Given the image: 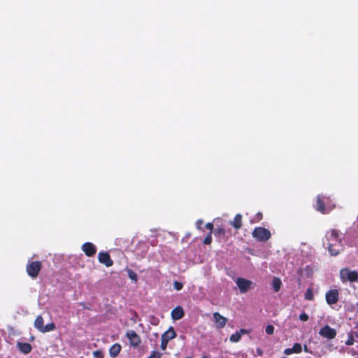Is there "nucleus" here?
I'll list each match as a JSON object with an SVG mask.
<instances>
[{"label": "nucleus", "mask_w": 358, "mask_h": 358, "mask_svg": "<svg viewBox=\"0 0 358 358\" xmlns=\"http://www.w3.org/2000/svg\"><path fill=\"white\" fill-rule=\"evenodd\" d=\"M342 234L337 229L328 231L323 240V245L331 256H337L344 250Z\"/></svg>", "instance_id": "f257e3e1"}, {"label": "nucleus", "mask_w": 358, "mask_h": 358, "mask_svg": "<svg viewBox=\"0 0 358 358\" xmlns=\"http://www.w3.org/2000/svg\"><path fill=\"white\" fill-rule=\"evenodd\" d=\"M252 235L253 238L259 242H266L271 236L270 231L262 227H255L252 233Z\"/></svg>", "instance_id": "f03ea898"}, {"label": "nucleus", "mask_w": 358, "mask_h": 358, "mask_svg": "<svg viewBox=\"0 0 358 358\" xmlns=\"http://www.w3.org/2000/svg\"><path fill=\"white\" fill-rule=\"evenodd\" d=\"M340 278L343 282L347 281L350 282H357L358 281V272L344 268L340 271Z\"/></svg>", "instance_id": "7ed1b4c3"}, {"label": "nucleus", "mask_w": 358, "mask_h": 358, "mask_svg": "<svg viewBox=\"0 0 358 358\" xmlns=\"http://www.w3.org/2000/svg\"><path fill=\"white\" fill-rule=\"evenodd\" d=\"M44 320L41 315H38L34 321V327L42 333L52 331L55 329V324L50 322L46 325H43Z\"/></svg>", "instance_id": "20e7f679"}, {"label": "nucleus", "mask_w": 358, "mask_h": 358, "mask_svg": "<svg viewBox=\"0 0 358 358\" xmlns=\"http://www.w3.org/2000/svg\"><path fill=\"white\" fill-rule=\"evenodd\" d=\"M177 336L176 331L173 327H170L167 331H166L161 338L160 348L162 350H165L167 348L168 343L170 340L175 338Z\"/></svg>", "instance_id": "39448f33"}, {"label": "nucleus", "mask_w": 358, "mask_h": 358, "mask_svg": "<svg viewBox=\"0 0 358 358\" xmlns=\"http://www.w3.org/2000/svg\"><path fill=\"white\" fill-rule=\"evenodd\" d=\"M42 268V264L39 261H34L29 263L26 266V271L31 278H36Z\"/></svg>", "instance_id": "423d86ee"}, {"label": "nucleus", "mask_w": 358, "mask_h": 358, "mask_svg": "<svg viewBox=\"0 0 358 358\" xmlns=\"http://www.w3.org/2000/svg\"><path fill=\"white\" fill-rule=\"evenodd\" d=\"M331 201L330 196H326L324 195H318L317 197V201L315 205V209L322 214L329 213V210H326V203H330Z\"/></svg>", "instance_id": "0eeeda50"}, {"label": "nucleus", "mask_w": 358, "mask_h": 358, "mask_svg": "<svg viewBox=\"0 0 358 358\" xmlns=\"http://www.w3.org/2000/svg\"><path fill=\"white\" fill-rule=\"evenodd\" d=\"M325 299L327 304L331 306L336 304L339 300V292L336 289H331L327 292Z\"/></svg>", "instance_id": "6e6552de"}, {"label": "nucleus", "mask_w": 358, "mask_h": 358, "mask_svg": "<svg viewBox=\"0 0 358 358\" xmlns=\"http://www.w3.org/2000/svg\"><path fill=\"white\" fill-rule=\"evenodd\" d=\"M319 334L323 338L331 340L336 336L337 332L335 329H333L328 324H326L324 327L320 329L319 331Z\"/></svg>", "instance_id": "1a4fd4ad"}, {"label": "nucleus", "mask_w": 358, "mask_h": 358, "mask_svg": "<svg viewBox=\"0 0 358 358\" xmlns=\"http://www.w3.org/2000/svg\"><path fill=\"white\" fill-rule=\"evenodd\" d=\"M236 282L241 293H246L252 288V282L248 279L238 278Z\"/></svg>", "instance_id": "9d476101"}, {"label": "nucleus", "mask_w": 358, "mask_h": 358, "mask_svg": "<svg viewBox=\"0 0 358 358\" xmlns=\"http://www.w3.org/2000/svg\"><path fill=\"white\" fill-rule=\"evenodd\" d=\"M126 336L131 346L136 348L140 345L141 342V338L134 330L128 331L126 333Z\"/></svg>", "instance_id": "9b49d317"}, {"label": "nucleus", "mask_w": 358, "mask_h": 358, "mask_svg": "<svg viewBox=\"0 0 358 358\" xmlns=\"http://www.w3.org/2000/svg\"><path fill=\"white\" fill-rule=\"evenodd\" d=\"M98 259L101 264H104L106 267H110L113 265V261L112 260L110 255L107 252H101L98 255Z\"/></svg>", "instance_id": "f8f14e48"}, {"label": "nucleus", "mask_w": 358, "mask_h": 358, "mask_svg": "<svg viewBox=\"0 0 358 358\" xmlns=\"http://www.w3.org/2000/svg\"><path fill=\"white\" fill-rule=\"evenodd\" d=\"M82 250L84 252L86 256L91 257L96 254V248L93 243L90 242H86L82 245Z\"/></svg>", "instance_id": "ddd939ff"}, {"label": "nucleus", "mask_w": 358, "mask_h": 358, "mask_svg": "<svg viewBox=\"0 0 358 358\" xmlns=\"http://www.w3.org/2000/svg\"><path fill=\"white\" fill-rule=\"evenodd\" d=\"M171 315L173 320H180L185 315L184 310L181 306H176L172 310Z\"/></svg>", "instance_id": "4468645a"}, {"label": "nucleus", "mask_w": 358, "mask_h": 358, "mask_svg": "<svg viewBox=\"0 0 358 358\" xmlns=\"http://www.w3.org/2000/svg\"><path fill=\"white\" fill-rule=\"evenodd\" d=\"M250 331L245 329H241L238 331L233 334L230 336V341L232 343H238L241 339V336L244 334H249Z\"/></svg>", "instance_id": "2eb2a0df"}, {"label": "nucleus", "mask_w": 358, "mask_h": 358, "mask_svg": "<svg viewBox=\"0 0 358 358\" xmlns=\"http://www.w3.org/2000/svg\"><path fill=\"white\" fill-rule=\"evenodd\" d=\"M213 317L217 324V327L223 328L225 327L227 322V319L225 317H223L219 313H215L213 314Z\"/></svg>", "instance_id": "dca6fc26"}, {"label": "nucleus", "mask_w": 358, "mask_h": 358, "mask_svg": "<svg viewBox=\"0 0 358 358\" xmlns=\"http://www.w3.org/2000/svg\"><path fill=\"white\" fill-rule=\"evenodd\" d=\"M17 346L18 350L24 354H28L31 352L32 350L31 345L28 343L18 342Z\"/></svg>", "instance_id": "f3484780"}, {"label": "nucleus", "mask_w": 358, "mask_h": 358, "mask_svg": "<svg viewBox=\"0 0 358 358\" xmlns=\"http://www.w3.org/2000/svg\"><path fill=\"white\" fill-rule=\"evenodd\" d=\"M122 346L120 343L113 344L109 349V355L111 357L115 358L120 352Z\"/></svg>", "instance_id": "a211bd4d"}, {"label": "nucleus", "mask_w": 358, "mask_h": 358, "mask_svg": "<svg viewBox=\"0 0 358 358\" xmlns=\"http://www.w3.org/2000/svg\"><path fill=\"white\" fill-rule=\"evenodd\" d=\"M231 225H232L236 229H239L242 227V215L241 214H237L234 218V220L231 222Z\"/></svg>", "instance_id": "6ab92c4d"}, {"label": "nucleus", "mask_w": 358, "mask_h": 358, "mask_svg": "<svg viewBox=\"0 0 358 358\" xmlns=\"http://www.w3.org/2000/svg\"><path fill=\"white\" fill-rule=\"evenodd\" d=\"M281 285V280L278 277H274L272 280V286L275 292H278L280 289Z\"/></svg>", "instance_id": "aec40b11"}, {"label": "nucleus", "mask_w": 358, "mask_h": 358, "mask_svg": "<svg viewBox=\"0 0 358 358\" xmlns=\"http://www.w3.org/2000/svg\"><path fill=\"white\" fill-rule=\"evenodd\" d=\"M304 298L308 301H313L314 299V294L312 289L308 288L306 289V293L304 294Z\"/></svg>", "instance_id": "412c9836"}, {"label": "nucleus", "mask_w": 358, "mask_h": 358, "mask_svg": "<svg viewBox=\"0 0 358 358\" xmlns=\"http://www.w3.org/2000/svg\"><path fill=\"white\" fill-rule=\"evenodd\" d=\"M292 350H293L294 353H296V354L301 353L302 351L301 345L299 343H294V345L292 346Z\"/></svg>", "instance_id": "4be33fe9"}, {"label": "nucleus", "mask_w": 358, "mask_h": 358, "mask_svg": "<svg viewBox=\"0 0 358 358\" xmlns=\"http://www.w3.org/2000/svg\"><path fill=\"white\" fill-rule=\"evenodd\" d=\"M127 272H128L129 278L131 280H134V282H137V280H138L137 274L135 272H134L131 269H129Z\"/></svg>", "instance_id": "5701e85b"}, {"label": "nucleus", "mask_w": 358, "mask_h": 358, "mask_svg": "<svg viewBox=\"0 0 358 358\" xmlns=\"http://www.w3.org/2000/svg\"><path fill=\"white\" fill-rule=\"evenodd\" d=\"M275 328L271 324H268L266 327L265 331L268 335H272L274 333Z\"/></svg>", "instance_id": "b1692460"}, {"label": "nucleus", "mask_w": 358, "mask_h": 358, "mask_svg": "<svg viewBox=\"0 0 358 358\" xmlns=\"http://www.w3.org/2000/svg\"><path fill=\"white\" fill-rule=\"evenodd\" d=\"M354 342H355L354 337H353L352 334L350 333L348 334V338L347 341H345V345H352L354 344Z\"/></svg>", "instance_id": "393cba45"}, {"label": "nucleus", "mask_w": 358, "mask_h": 358, "mask_svg": "<svg viewBox=\"0 0 358 358\" xmlns=\"http://www.w3.org/2000/svg\"><path fill=\"white\" fill-rule=\"evenodd\" d=\"M203 243L206 245H209L212 243V236L211 232L207 234V236L205 237Z\"/></svg>", "instance_id": "a878e982"}, {"label": "nucleus", "mask_w": 358, "mask_h": 358, "mask_svg": "<svg viewBox=\"0 0 358 358\" xmlns=\"http://www.w3.org/2000/svg\"><path fill=\"white\" fill-rule=\"evenodd\" d=\"M92 355L94 358H103V353L101 350H95Z\"/></svg>", "instance_id": "bb28decb"}, {"label": "nucleus", "mask_w": 358, "mask_h": 358, "mask_svg": "<svg viewBox=\"0 0 358 358\" xmlns=\"http://www.w3.org/2000/svg\"><path fill=\"white\" fill-rule=\"evenodd\" d=\"M173 287H174L175 289L179 291V290H181L182 289L183 285L180 282L175 281L173 282Z\"/></svg>", "instance_id": "cd10ccee"}, {"label": "nucleus", "mask_w": 358, "mask_h": 358, "mask_svg": "<svg viewBox=\"0 0 358 358\" xmlns=\"http://www.w3.org/2000/svg\"><path fill=\"white\" fill-rule=\"evenodd\" d=\"M162 354L157 351H152L151 355L148 358H161Z\"/></svg>", "instance_id": "c85d7f7f"}, {"label": "nucleus", "mask_w": 358, "mask_h": 358, "mask_svg": "<svg viewBox=\"0 0 358 358\" xmlns=\"http://www.w3.org/2000/svg\"><path fill=\"white\" fill-rule=\"evenodd\" d=\"M309 319V316L307 313H302L300 314L299 315V320L303 321V322H306V321H308Z\"/></svg>", "instance_id": "c756f323"}, {"label": "nucleus", "mask_w": 358, "mask_h": 358, "mask_svg": "<svg viewBox=\"0 0 358 358\" xmlns=\"http://www.w3.org/2000/svg\"><path fill=\"white\" fill-rule=\"evenodd\" d=\"M215 234L224 236L225 235V229L222 227L217 228L215 230Z\"/></svg>", "instance_id": "7c9ffc66"}, {"label": "nucleus", "mask_w": 358, "mask_h": 358, "mask_svg": "<svg viewBox=\"0 0 358 358\" xmlns=\"http://www.w3.org/2000/svg\"><path fill=\"white\" fill-rule=\"evenodd\" d=\"M293 350H292V348H286L284 350V354L286 355H290L292 354H293Z\"/></svg>", "instance_id": "2f4dec72"}, {"label": "nucleus", "mask_w": 358, "mask_h": 358, "mask_svg": "<svg viewBox=\"0 0 358 358\" xmlns=\"http://www.w3.org/2000/svg\"><path fill=\"white\" fill-rule=\"evenodd\" d=\"M206 227L210 231V232L212 233V231L213 230V224L208 222L206 224Z\"/></svg>", "instance_id": "473e14b6"}, {"label": "nucleus", "mask_w": 358, "mask_h": 358, "mask_svg": "<svg viewBox=\"0 0 358 358\" xmlns=\"http://www.w3.org/2000/svg\"><path fill=\"white\" fill-rule=\"evenodd\" d=\"M203 224V220H198L196 222V227L197 229H201V224Z\"/></svg>", "instance_id": "72a5a7b5"}, {"label": "nucleus", "mask_w": 358, "mask_h": 358, "mask_svg": "<svg viewBox=\"0 0 358 358\" xmlns=\"http://www.w3.org/2000/svg\"><path fill=\"white\" fill-rule=\"evenodd\" d=\"M263 353H264V352L261 348H257V354L258 356H262Z\"/></svg>", "instance_id": "f704fd0d"}, {"label": "nucleus", "mask_w": 358, "mask_h": 358, "mask_svg": "<svg viewBox=\"0 0 358 358\" xmlns=\"http://www.w3.org/2000/svg\"><path fill=\"white\" fill-rule=\"evenodd\" d=\"M257 216L258 217L259 220H261L262 217V214L261 213H257Z\"/></svg>", "instance_id": "c9c22d12"}, {"label": "nucleus", "mask_w": 358, "mask_h": 358, "mask_svg": "<svg viewBox=\"0 0 358 358\" xmlns=\"http://www.w3.org/2000/svg\"><path fill=\"white\" fill-rule=\"evenodd\" d=\"M80 305L82 306L83 308L88 309V308L85 306L84 303H80Z\"/></svg>", "instance_id": "e433bc0d"}, {"label": "nucleus", "mask_w": 358, "mask_h": 358, "mask_svg": "<svg viewBox=\"0 0 358 358\" xmlns=\"http://www.w3.org/2000/svg\"><path fill=\"white\" fill-rule=\"evenodd\" d=\"M304 351L306 352H308V348H307V346L306 345H304Z\"/></svg>", "instance_id": "4c0bfd02"}, {"label": "nucleus", "mask_w": 358, "mask_h": 358, "mask_svg": "<svg viewBox=\"0 0 358 358\" xmlns=\"http://www.w3.org/2000/svg\"><path fill=\"white\" fill-rule=\"evenodd\" d=\"M334 207H335V205H333V206H332V207H331V208H330V209L331 210V209H332L333 208H334Z\"/></svg>", "instance_id": "58836bf2"}, {"label": "nucleus", "mask_w": 358, "mask_h": 358, "mask_svg": "<svg viewBox=\"0 0 358 358\" xmlns=\"http://www.w3.org/2000/svg\"><path fill=\"white\" fill-rule=\"evenodd\" d=\"M282 358H287V357H282Z\"/></svg>", "instance_id": "ea45409f"}, {"label": "nucleus", "mask_w": 358, "mask_h": 358, "mask_svg": "<svg viewBox=\"0 0 358 358\" xmlns=\"http://www.w3.org/2000/svg\"><path fill=\"white\" fill-rule=\"evenodd\" d=\"M357 358H358V353H357Z\"/></svg>", "instance_id": "a19ab883"}]
</instances>
